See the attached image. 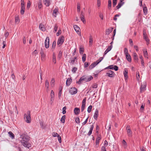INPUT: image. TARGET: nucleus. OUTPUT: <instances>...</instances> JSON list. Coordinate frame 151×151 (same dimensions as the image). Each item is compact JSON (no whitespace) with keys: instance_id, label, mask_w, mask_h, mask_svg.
Returning <instances> with one entry per match:
<instances>
[{"instance_id":"obj_1","label":"nucleus","mask_w":151,"mask_h":151,"mask_svg":"<svg viewBox=\"0 0 151 151\" xmlns=\"http://www.w3.org/2000/svg\"><path fill=\"white\" fill-rule=\"evenodd\" d=\"M21 142L22 144L25 147L29 148L31 147L30 144L28 142L29 139L28 137L25 135H21Z\"/></svg>"},{"instance_id":"obj_2","label":"nucleus","mask_w":151,"mask_h":151,"mask_svg":"<svg viewBox=\"0 0 151 151\" xmlns=\"http://www.w3.org/2000/svg\"><path fill=\"white\" fill-rule=\"evenodd\" d=\"M93 78V77L91 76H83L80 78L78 81H77L76 83L79 84H81L83 83L89 81Z\"/></svg>"},{"instance_id":"obj_3","label":"nucleus","mask_w":151,"mask_h":151,"mask_svg":"<svg viewBox=\"0 0 151 151\" xmlns=\"http://www.w3.org/2000/svg\"><path fill=\"white\" fill-rule=\"evenodd\" d=\"M24 118L27 123H30L31 122V114L29 111H27L26 113L24 114Z\"/></svg>"},{"instance_id":"obj_4","label":"nucleus","mask_w":151,"mask_h":151,"mask_svg":"<svg viewBox=\"0 0 151 151\" xmlns=\"http://www.w3.org/2000/svg\"><path fill=\"white\" fill-rule=\"evenodd\" d=\"M65 39L64 36H62L59 37L57 42V45L59 46H60L63 43Z\"/></svg>"},{"instance_id":"obj_5","label":"nucleus","mask_w":151,"mask_h":151,"mask_svg":"<svg viewBox=\"0 0 151 151\" xmlns=\"http://www.w3.org/2000/svg\"><path fill=\"white\" fill-rule=\"evenodd\" d=\"M127 134L128 136L131 137L132 136V132L129 126L127 125L126 127Z\"/></svg>"},{"instance_id":"obj_6","label":"nucleus","mask_w":151,"mask_h":151,"mask_svg":"<svg viewBox=\"0 0 151 151\" xmlns=\"http://www.w3.org/2000/svg\"><path fill=\"white\" fill-rule=\"evenodd\" d=\"M40 58L41 60L44 61L45 60L46 58V55L44 53V51L42 49L40 52Z\"/></svg>"},{"instance_id":"obj_7","label":"nucleus","mask_w":151,"mask_h":151,"mask_svg":"<svg viewBox=\"0 0 151 151\" xmlns=\"http://www.w3.org/2000/svg\"><path fill=\"white\" fill-rule=\"evenodd\" d=\"M77 92V89L75 88H72L69 90V93L72 95L76 94Z\"/></svg>"},{"instance_id":"obj_8","label":"nucleus","mask_w":151,"mask_h":151,"mask_svg":"<svg viewBox=\"0 0 151 151\" xmlns=\"http://www.w3.org/2000/svg\"><path fill=\"white\" fill-rule=\"evenodd\" d=\"M45 47L46 48H47L49 46V38L48 37H47L46 38L45 42Z\"/></svg>"},{"instance_id":"obj_9","label":"nucleus","mask_w":151,"mask_h":151,"mask_svg":"<svg viewBox=\"0 0 151 151\" xmlns=\"http://www.w3.org/2000/svg\"><path fill=\"white\" fill-rule=\"evenodd\" d=\"M146 85L145 82L143 84H142L141 86L140 90L141 93L142 92L146 90Z\"/></svg>"},{"instance_id":"obj_10","label":"nucleus","mask_w":151,"mask_h":151,"mask_svg":"<svg viewBox=\"0 0 151 151\" xmlns=\"http://www.w3.org/2000/svg\"><path fill=\"white\" fill-rule=\"evenodd\" d=\"M114 73L111 70H109L106 73V75L107 76L110 77H113L114 76Z\"/></svg>"},{"instance_id":"obj_11","label":"nucleus","mask_w":151,"mask_h":151,"mask_svg":"<svg viewBox=\"0 0 151 151\" xmlns=\"http://www.w3.org/2000/svg\"><path fill=\"white\" fill-rule=\"evenodd\" d=\"M128 70L126 68H125L124 69V71L123 73L124 76V77H125V80L127 79L128 77Z\"/></svg>"},{"instance_id":"obj_12","label":"nucleus","mask_w":151,"mask_h":151,"mask_svg":"<svg viewBox=\"0 0 151 151\" xmlns=\"http://www.w3.org/2000/svg\"><path fill=\"white\" fill-rule=\"evenodd\" d=\"M113 29V28L110 27L109 28L107 29L106 30V34L108 35L111 32Z\"/></svg>"},{"instance_id":"obj_13","label":"nucleus","mask_w":151,"mask_h":151,"mask_svg":"<svg viewBox=\"0 0 151 151\" xmlns=\"http://www.w3.org/2000/svg\"><path fill=\"white\" fill-rule=\"evenodd\" d=\"M58 13V9L57 8H55L53 10L52 15L55 17H56L57 14Z\"/></svg>"},{"instance_id":"obj_14","label":"nucleus","mask_w":151,"mask_h":151,"mask_svg":"<svg viewBox=\"0 0 151 151\" xmlns=\"http://www.w3.org/2000/svg\"><path fill=\"white\" fill-rule=\"evenodd\" d=\"M73 27L75 30L77 32L80 33V29L77 25H74Z\"/></svg>"},{"instance_id":"obj_15","label":"nucleus","mask_w":151,"mask_h":151,"mask_svg":"<svg viewBox=\"0 0 151 151\" xmlns=\"http://www.w3.org/2000/svg\"><path fill=\"white\" fill-rule=\"evenodd\" d=\"M112 45L110 46H109L108 48L105 51L104 53V55H106L109 51L112 48Z\"/></svg>"},{"instance_id":"obj_16","label":"nucleus","mask_w":151,"mask_h":151,"mask_svg":"<svg viewBox=\"0 0 151 151\" xmlns=\"http://www.w3.org/2000/svg\"><path fill=\"white\" fill-rule=\"evenodd\" d=\"M124 2H122L120 1L119 2L117 6L116 7L117 9H118L120 8L124 4Z\"/></svg>"},{"instance_id":"obj_17","label":"nucleus","mask_w":151,"mask_h":151,"mask_svg":"<svg viewBox=\"0 0 151 151\" xmlns=\"http://www.w3.org/2000/svg\"><path fill=\"white\" fill-rule=\"evenodd\" d=\"M99 115V111L97 109H96L94 114L93 117L94 119H96Z\"/></svg>"},{"instance_id":"obj_18","label":"nucleus","mask_w":151,"mask_h":151,"mask_svg":"<svg viewBox=\"0 0 151 151\" xmlns=\"http://www.w3.org/2000/svg\"><path fill=\"white\" fill-rule=\"evenodd\" d=\"M52 62L53 63H54V64H55L56 63V57L55 53H53L52 54Z\"/></svg>"},{"instance_id":"obj_19","label":"nucleus","mask_w":151,"mask_h":151,"mask_svg":"<svg viewBox=\"0 0 151 151\" xmlns=\"http://www.w3.org/2000/svg\"><path fill=\"white\" fill-rule=\"evenodd\" d=\"M39 27L40 29L43 31H44L45 30L44 26L42 24H40Z\"/></svg>"},{"instance_id":"obj_20","label":"nucleus","mask_w":151,"mask_h":151,"mask_svg":"<svg viewBox=\"0 0 151 151\" xmlns=\"http://www.w3.org/2000/svg\"><path fill=\"white\" fill-rule=\"evenodd\" d=\"M133 56L134 58V59L135 60V62H138V58L137 57V54L135 53H134L133 54Z\"/></svg>"},{"instance_id":"obj_21","label":"nucleus","mask_w":151,"mask_h":151,"mask_svg":"<svg viewBox=\"0 0 151 151\" xmlns=\"http://www.w3.org/2000/svg\"><path fill=\"white\" fill-rule=\"evenodd\" d=\"M72 80L70 78H68L67 81H66V85L67 86H69L71 82H72Z\"/></svg>"},{"instance_id":"obj_22","label":"nucleus","mask_w":151,"mask_h":151,"mask_svg":"<svg viewBox=\"0 0 151 151\" xmlns=\"http://www.w3.org/2000/svg\"><path fill=\"white\" fill-rule=\"evenodd\" d=\"M74 112L75 114H76L77 115L80 112V109H79L78 108H75L74 110Z\"/></svg>"},{"instance_id":"obj_23","label":"nucleus","mask_w":151,"mask_h":151,"mask_svg":"<svg viewBox=\"0 0 151 151\" xmlns=\"http://www.w3.org/2000/svg\"><path fill=\"white\" fill-rule=\"evenodd\" d=\"M143 51L144 55L145 57L147 58H148V54L147 51L145 49H144Z\"/></svg>"},{"instance_id":"obj_24","label":"nucleus","mask_w":151,"mask_h":151,"mask_svg":"<svg viewBox=\"0 0 151 151\" xmlns=\"http://www.w3.org/2000/svg\"><path fill=\"white\" fill-rule=\"evenodd\" d=\"M43 3L46 6H49L50 5L49 0H44Z\"/></svg>"},{"instance_id":"obj_25","label":"nucleus","mask_w":151,"mask_h":151,"mask_svg":"<svg viewBox=\"0 0 151 151\" xmlns=\"http://www.w3.org/2000/svg\"><path fill=\"white\" fill-rule=\"evenodd\" d=\"M80 18L81 20L82 21L83 23H84V22H85V20L84 19V17L83 15V12H81Z\"/></svg>"},{"instance_id":"obj_26","label":"nucleus","mask_w":151,"mask_h":151,"mask_svg":"<svg viewBox=\"0 0 151 151\" xmlns=\"http://www.w3.org/2000/svg\"><path fill=\"white\" fill-rule=\"evenodd\" d=\"M126 57L127 60L129 62H130L131 61V56L129 54L126 55Z\"/></svg>"},{"instance_id":"obj_27","label":"nucleus","mask_w":151,"mask_h":151,"mask_svg":"<svg viewBox=\"0 0 151 151\" xmlns=\"http://www.w3.org/2000/svg\"><path fill=\"white\" fill-rule=\"evenodd\" d=\"M38 7L40 9L42 7V1L41 0H39L38 3Z\"/></svg>"},{"instance_id":"obj_28","label":"nucleus","mask_w":151,"mask_h":151,"mask_svg":"<svg viewBox=\"0 0 151 151\" xmlns=\"http://www.w3.org/2000/svg\"><path fill=\"white\" fill-rule=\"evenodd\" d=\"M56 42L55 41H54L52 43V47L51 48V50L53 51L55 48V46H56Z\"/></svg>"},{"instance_id":"obj_29","label":"nucleus","mask_w":151,"mask_h":151,"mask_svg":"<svg viewBox=\"0 0 151 151\" xmlns=\"http://www.w3.org/2000/svg\"><path fill=\"white\" fill-rule=\"evenodd\" d=\"M101 139V137L99 136L97 137L96 140V145H98L99 142L100 140Z\"/></svg>"},{"instance_id":"obj_30","label":"nucleus","mask_w":151,"mask_h":151,"mask_svg":"<svg viewBox=\"0 0 151 151\" xmlns=\"http://www.w3.org/2000/svg\"><path fill=\"white\" fill-rule=\"evenodd\" d=\"M93 125H92L91 126V128L90 129L89 132H88V136H89L91 135V134L92 133V132L93 130Z\"/></svg>"},{"instance_id":"obj_31","label":"nucleus","mask_w":151,"mask_h":151,"mask_svg":"<svg viewBox=\"0 0 151 151\" xmlns=\"http://www.w3.org/2000/svg\"><path fill=\"white\" fill-rule=\"evenodd\" d=\"M93 39L92 36L90 35L89 37V45H91L93 43Z\"/></svg>"},{"instance_id":"obj_32","label":"nucleus","mask_w":151,"mask_h":151,"mask_svg":"<svg viewBox=\"0 0 151 151\" xmlns=\"http://www.w3.org/2000/svg\"><path fill=\"white\" fill-rule=\"evenodd\" d=\"M111 6V0H108V8L110 9Z\"/></svg>"},{"instance_id":"obj_33","label":"nucleus","mask_w":151,"mask_h":151,"mask_svg":"<svg viewBox=\"0 0 151 151\" xmlns=\"http://www.w3.org/2000/svg\"><path fill=\"white\" fill-rule=\"evenodd\" d=\"M9 136L11 137L12 139H14V134L11 132H8Z\"/></svg>"},{"instance_id":"obj_34","label":"nucleus","mask_w":151,"mask_h":151,"mask_svg":"<svg viewBox=\"0 0 151 151\" xmlns=\"http://www.w3.org/2000/svg\"><path fill=\"white\" fill-rule=\"evenodd\" d=\"M122 143L124 148H126L127 147V143L124 140H123L122 142Z\"/></svg>"},{"instance_id":"obj_35","label":"nucleus","mask_w":151,"mask_h":151,"mask_svg":"<svg viewBox=\"0 0 151 151\" xmlns=\"http://www.w3.org/2000/svg\"><path fill=\"white\" fill-rule=\"evenodd\" d=\"M49 86V82L48 80H46L45 82V87L48 89Z\"/></svg>"},{"instance_id":"obj_36","label":"nucleus","mask_w":151,"mask_h":151,"mask_svg":"<svg viewBox=\"0 0 151 151\" xmlns=\"http://www.w3.org/2000/svg\"><path fill=\"white\" fill-rule=\"evenodd\" d=\"M19 22V16H17L15 17V22L18 24Z\"/></svg>"},{"instance_id":"obj_37","label":"nucleus","mask_w":151,"mask_h":151,"mask_svg":"<svg viewBox=\"0 0 151 151\" xmlns=\"http://www.w3.org/2000/svg\"><path fill=\"white\" fill-rule=\"evenodd\" d=\"M21 8H25L24 0H21Z\"/></svg>"},{"instance_id":"obj_38","label":"nucleus","mask_w":151,"mask_h":151,"mask_svg":"<svg viewBox=\"0 0 151 151\" xmlns=\"http://www.w3.org/2000/svg\"><path fill=\"white\" fill-rule=\"evenodd\" d=\"M55 81L54 79L53 78H52L51 82V85L52 87H53L55 85Z\"/></svg>"},{"instance_id":"obj_39","label":"nucleus","mask_w":151,"mask_h":151,"mask_svg":"<svg viewBox=\"0 0 151 151\" xmlns=\"http://www.w3.org/2000/svg\"><path fill=\"white\" fill-rule=\"evenodd\" d=\"M58 26L56 24H55V26H54V30H53L54 32L55 33L57 32V31L58 30Z\"/></svg>"},{"instance_id":"obj_40","label":"nucleus","mask_w":151,"mask_h":151,"mask_svg":"<svg viewBox=\"0 0 151 151\" xmlns=\"http://www.w3.org/2000/svg\"><path fill=\"white\" fill-rule=\"evenodd\" d=\"M65 115H63V116H62L60 119V121L61 122H62L63 123H64L65 122Z\"/></svg>"},{"instance_id":"obj_41","label":"nucleus","mask_w":151,"mask_h":151,"mask_svg":"<svg viewBox=\"0 0 151 151\" xmlns=\"http://www.w3.org/2000/svg\"><path fill=\"white\" fill-rule=\"evenodd\" d=\"M103 59V57H101L96 62H95L97 63V64H98L100 62L102 61Z\"/></svg>"},{"instance_id":"obj_42","label":"nucleus","mask_w":151,"mask_h":151,"mask_svg":"<svg viewBox=\"0 0 151 151\" xmlns=\"http://www.w3.org/2000/svg\"><path fill=\"white\" fill-rule=\"evenodd\" d=\"M86 55L85 54H83V55L82 57V60L83 62H85L86 60Z\"/></svg>"},{"instance_id":"obj_43","label":"nucleus","mask_w":151,"mask_h":151,"mask_svg":"<svg viewBox=\"0 0 151 151\" xmlns=\"http://www.w3.org/2000/svg\"><path fill=\"white\" fill-rule=\"evenodd\" d=\"M85 104H82V106L81 107V111L82 112H83L84 111L85 108Z\"/></svg>"},{"instance_id":"obj_44","label":"nucleus","mask_w":151,"mask_h":151,"mask_svg":"<svg viewBox=\"0 0 151 151\" xmlns=\"http://www.w3.org/2000/svg\"><path fill=\"white\" fill-rule=\"evenodd\" d=\"M81 8L80 5L79 4H78L77 5V11L78 12H79L80 11Z\"/></svg>"},{"instance_id":"obj_45","label":"nucleus","mask_w":151,"mask_h":151,"mask_svg":"<svg viewBox=\"0 0 151 151\" xmlns=\"http://www.w3.org/2000/svg\"><path fill=\"white\" fill-rule=\"evenodd\" d=\"M52 136L54 137H58L59 135L58 134L55 132H52Z\"/></svg>"},{"instance_id":"obj_46","label":"nucleus","mask_w":151,"mask_h":151,"mask_svg":"<svg viewBox=\"0 0 151 151\" xmlns=\"http://www.w3.org/2000/svg\"><path fill=\"white\" fill-rule=\"evenodd\" d=\"M38 54V52L37 50H35L32 52V55L35 56H36Z\"/></svg>"},{"instance_id":"obj_47","label":"nucleus","mask_w":151,"mask_h":151,"mask_svg":"<svg viewBox=\"0 0 151 151\" xmlns=\"http://www.w3.org/2000/svg\"><path fill=\"white\" fill-rule=\"evenodd\" d=\"M25 10V8H21L20 13L22 14H23L24 13Z\"/></svg>"},{"instance_id":"obj_48","label":"nucleus","mask_w":151,"mask_h":151,"mask_svg":"<svg viewBox=\"0 0 151 151\" xmlns=\"http://www.w3.org/2000/svg\"><path fill=\"white\" fill-rule=\"evenodd\" d=\"M30 5H31V3H30V1H28L27 3V8L28 9H29L30 7Z\"/></svg>"},{"instance_id":"obj_49","label":"nucleus","mask_w":151,"mask_h":151,"mask_svg":"<svg viewBox=\"0 0 151 151\" xmlns=\"http://www.w3.org/2000/svg\"><path fill=\"white\" fill-rule=\"evenodd\" d=\"M92 108V106H90L88 108L87 111L88 113H90L91 111Z\"/></svg>"},{"instance_id":"obj_50","label":"nucleus","mask_w":151,"mask_h":151,"mask_svg":"<svg viewBox=\"0 0 151 151\" xmlns=\"http://www.w3.org/2000/svg\"><path fill=\"white\" fill-rule=\"evenodd\" d=\"M76 122L77 124H79L80 123V119L79 117H77L75 119Z\"/></svg>"},{"instance_id":"obj_51","label":"nucleus","mask_w":151,"mask_h":151,"mask_svg":"<svg viewBox=\"0 0 151 151\" xmlns=\"http://www.w3.org/2000/svg\"><path fill=\"white\" fill-rule=\"evenodd\" d=\"M66 109V106H65L63 108V109H62V110H63L62 113L63 114H65L66 113V111L65 110Z\"/></svg>"},{"instance_id":"obj_52","label":"nucleus","mask_w":151,"mask_h":151,"mask_svg":"<svg viewBox=\"0 0 151 151\" xmlns=\"http://www.w3.org/2000/svg\"><path fill=\"white\" fill-rule=\"evenodd\" d=\"M83 51V48L82 47H80L79 49V52L80 54H82Z\"/></svg>"},{"instance_id":"obj_53","label":"nucleus","mask_w":151,"mask_h":151,"mask_svg":"<svg viewBox=\"0 0 151 151\" xmlns=\"http://www.w3.org/2000/svg\"><path fill=\"white\" fill-rule=\"evenodd\" d=\"M55 94L54 93L52 90L50 93V97H54Z\"/></svg>"},{"instance_id":"obj_54","label":"nucleus","mask_w":151,"mask_h":151,"mask_svg":"<svg viewBox=\"0 0 151 151\" xmlns=\"http://www.w3.org/2000/svg\"><path fill=\"white\" fill-rule=\"evenodd\" d=\"M124 53L125 55L129 54L128 53V50L126 48H125L124 49Z\"/></svg>"},{"instance_id":"obj_55","label":"nucleus","mask_w":151,"mask_h":151,"mask_svg":"<svg viewBox=\"0 0 151 151\" xmlns=\"http://www.w3.org/2000/svg\"><path fill=\"white\" fill-rule=\"evenodd\" d=\"M117 3V0H113V5L115 6Z\"/></svg>"},{"instance_id":"obj_56","label":"nucleus","mask_w":151,"mask_h":151,"mask_svg":"<svg viewBox=\"0 0 151 151\" xmlns=\"http://www.w3.org/2000/svg\"><path fill=\"white\" fill-rule=\"evenodd\" d=\"M139 78H140V76L139 74V73L138 72V73H136V78H137V80L138 81H139Z\"/></svg>"},{"instance_id":"obj_57","label":"nucleus","mask_w":151,"mask_h":151,"mask_svg":"<svg viewBox=\"0 0 151 151\" xmlns=\"http://www.w3.org/2000/svg\"><path fill=\"white\" fill-rule=\"evenodd\" d=\"M54 100V97H50V104H52Z\"/></svg>"},{"instance_id":"obj_58","label":"nucleus","mask_w":151,"mask_h":151,"mask_svg":"<svg viewBox=\"0 0 151 151\" xmlns=\"http://www.w3.org/2000/svg\"><path fill=\"white\" fill-rule=\"evenodd\" d=\"M144 39L146 41L147 43V44H149V40L148 38L146 36L145 37H144Z\"/></svg>"},{"instance_id":"obj_59","label":"nucleus","mask_w":151,"mask_h":151,"mask_svg":"<svg viewBox=\"0 0 151 151\" xmlns=\"http://www.w3.org/2000/svg\"><path fill=\"white\" fill-rule=\"evenodd\" d=\"M62 52L61 51H60L59 52L58 55V57L60 59L62 55Z\"/></svg>"},{"instance_id":"obj_60","label":"nucleus","mask_w":151,"mask_h":151,"mask_svg":"<svg viewBox=\"0 0 151 151\" xmlns=\"http://www.w3.org/2000/svg\"><path fill=\"white\" fill-rule=\"evenodd\" d=\"M129 44L131 46H132L133 45V41L131 39H130L129 40Z\"/></svg>"},{"instance_id":"obj_61","label":"nucleus","mask_w":151,"mask_h":151,"mask_svg":"<svg viewBox=\"0 0 151 151\" xmlns=\"http://www.w3.org/2000/svg\"><path fill=\"white\" fill-rule=\"evenodd\" d=\"M61 34V29H59L58 32L56 33V35L57 36H58L59 35H60Z\"/></svg>"},{"instance_id":"obj_62","label":"nucleus","mask_w":151,"mask_h":151,"mask_svg":"<svg viewBox=\"0 0 151 151\" xmlns=\"http://www.w3.org/2000/svg\"><path fill=\"white\" fill-rule=\"evenodd\" d=\"M101 151H106L105 146L102 147L101 149Z\"/></svg>"},{"instance_id":"obj_63","label":"nucleus","mask_w":151,"mask_h":151,"mask_svg":"<svg viewBox=\"0 0 151 151\" xmlns=\"http://www.w3.org/2000/svg\"><path fill=\"white\" fill-rule=\"evenodd\" d=\"M143 12L145 14H146L147 12V9L146 7L143 8Z\"/></svg>"},{"instance_id":"obj_64","label":"nucleus","mask_w":151,"mask_h":151,"mask_svg":"<svg viewBox=\"0 0 151 151\" xmlns=\"http://www.w3.org/2000/svg\"><path fill=\"white\" fill-rule=\"evenodd\" d=\"M101 5V0H97V5L98 6H99Z\"/></svg>"}]
</instances>
